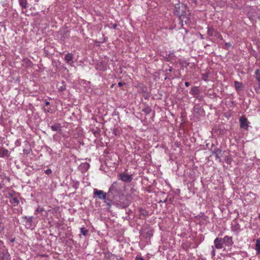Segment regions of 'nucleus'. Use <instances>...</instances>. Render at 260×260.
Segmentation results:
<instances>
[{
	"instance_id": "nucleus-35",
	"label": "nucleus",
	"mask_w": 260,
	"mask_h": 260,
	"mask_svg": "<svg viewBox=\"0 0 260 260\" xmlns=\"http://www.w3.org/2000/svg\"><path fill=\"white\" fill-rule=\"evenodd\" d=\"M118 84L119 86L121 87L123 85V83L122 82H119Z\"/></svg>"
},
{
	"instance_id": "nucleus-37",
	"label": "nucleus",
	"mask_w": 260,
	"mask_h": 260,
	"mask_svg": "<svg viewBox=\"0 0 260 260\" xmlns=\"http://www.w3.org/2000/svg\"><path fill=\"white\" fill-rule=\"evenodd\" d=\"M258 218H259V219L260 220V213L258 214Z\"/></svg>"
},
{
	"instance_id": "nucleus-23",
	"label": "nucleus",
	"mask_w": 260,
	"mask_h": 260,
	"mask_svg": "<svg viewBox=\"0 0 260 260\" xmlns=\"http://www.w3.org/2000/svg\"><path fill=\"white\" fill-rule=\"evenodd\" d=\"M105 203L106 204V205L109 207H110L111 205L110 203V200L109 199H105Z\"/></svg>"
},
{
	"instance_id": "nucleus-24",
	"label": "nucleus",
	"mask_w": 260,
	"mask_h": 260,
	"mask_svg": "<svg viewBox=\"0 0 260 260\" xmlns=\"http://www.w3.org/2000/svg\"><path fill=\"white\" fill-rule=\"evenodd\" d=\"M30 151H31L30 148H28V149H24L23 150V153H24V154H29V153H30Z\"/></svg>"
},
{
	"instance_id": "nucleus-4",
	"label": "nucleus",
	"mask_w": 260,
	"mask_h": 260,
	"mask_svg": "<svg viewBox=\"0 0 260 260\" xmlns=\"http://www.w3.org/2000/svg\"><path fill=\"white\" fill-rule=\"evenodd\" d=\"M119 178L125 182H130L132 180V177L131 175L124 174L120 173L118 175Z\"/></svg>"
},
{
	"instance_id": "nucleus-5",
	"label": "nucleus",
	"mask_w": 260,
	"mask_h": 260,
	"mask_svg": "<svg viewBox=\"0 0 260 260\" xmlns=\"http://www.w3.org/2000/svg\"><path fill=\"white\" fill-rule=\"evenodd\" d=\"M222 239L223 243L228 247L231 246L234 243L232 237L225 236Z\"/></svg>"
},
{
	"instance_id": "nucleus-11",
	"label": "nucleus",
	"mask_w": 260,
	"mask_h": 260,
	"mask_svg": "<svg viewBox=\"0 0 260 260\" xmlns=\"http://www.w3.org/2000/svg\"><path fill=\"white\" fill-rule=\"evenodd\" d=\"M64 59L67 63L71 64L73 63V55L72 53H67L64 56Z\"/></svg>"
},
{
	"instance_id": "nucleus-9",
	"label": "nucleus",
	"mask_w": 260,
	"mask_h": 260,
	"mask_svg": "<svg viewBox=\"0 0 260 260\" xmlns=\"http://www.w3.org/2000/svg\"><path fill=\"white\" fill-rule=\"evenodd\" d=\"M10 155L9 150L2 146H0V157H8Z\"/></svg>"
},
{
	"instance_id": "nucleus-20",
	"label": "nucleus",
	"mask_w": 260,
	"mask_h": 260,
	"mask_svg": "<svg viewBox=\"0 0 260 260\" xmlns=\"http://www.w3.org/2000/svg\"><path fill=\"white\" fill-rule=\"evenodd\" d=\"M191 92L192 93L198 94V88L196 86L193 87L191 89Z\"/></svg>"
},
{
	"instance_id": "nucleus-25",
	"label": "nucleus",
	"mask_w": 260,
	"mask_h": 260,
	"mask_svg": "<svg viewBox=\"0 0 260 260\" xmlns=\"http://www.w3.org/2000/svg\"><path fill=\"white\" fill-rule=\"evenodd\" d=\"M43 211H44L43 208H37L35 212V214H37L38 212H42Z\"/></svg>"
},
{
	"instance_id": "nucleus-34",
	"label": "nucleus",
	"mask_w": 260,
	"mask_h": 260,
	"mask_svg": "<svg viewBox=\"0 0 260 260\" xmlns=\"http://www.w3.org/2000/svg\"><path fill=\"white\" fill-rule=\"evenodd\" d=\"M185 85L186 86L188 87L190 85V83L188 82H185Z\"/></svg>"
},
{
	"instance_id": "nucleus-38",
	"label": "nucleus",
	"mask_w": 260,
	"mask_h": 260,
	"mask_svg": "<svg viewBox=\"0 0 260 260\" xmlns=\"http://www.w3.org/2000/svg\"><path fill=\"white\" fill-rule=\"evenodd\" d=\"M201 38L203 39V35L201 34Z\"/></svg>"
},
{
	"instance_id": "nucleus-10",
	"label": "nucleus",
	"mask_w": 260,
	"mask_h": 260,
	"mask_svg": "<svg viewBox=\"0 0 260 260\" xmlns=\"http://www.w3.org/2000/svg\"><path fill=\"white\" fill-rule=\"evenodd\" d=\"M0 253L2 254V258L3 259H8L10 257V254H9L8 250L5 248H1L0 249Z\"/></svg>"
},
{
	"instance_id": "nucleus-21",
	"label": "nucleus",
	"mask_w": 260,
	"mask_h": 260,
	"mask_svg": "<svg viewBox=\"0 0 260 260\" xmlns=\"http://www.w3.org/2000/svg\"><path fill=\"white\" fill-rule=\"evenodd\" d=\"M208 75L207 74L204 73L202 74V79L204 81H207L208 80Z\"/></svg>"
},
{
	"instance_id": "nucleus-12",
	"label": "nucleus",
	"mask_w": 260,
	"mask_h": 260,
	"mask_svg": "<svg viewBox=\"0 0 260 260\" xmlns=\"http://www.w3.org/2000/svg\"><path fill=\"white\" fill-rule=\"evenodd\" d=\"M10 202L14 206H17L19 204V201L17 197H13L10 200Z\"/></svg>"
},
{
	"instance_id": "nucleus-16",
	"label": "nucleus",
	"mask_w": 260,
	"mask_h": 260,
	"mask_svg": "<svg viewBox=\"0 0 260 260\" xmlns=\"http://www.w3.org/2000/svg\"><path fill=\"white\" fill-rule=\"evenodd\" d=\"M51 128L53 131H61V126L59 124L51 126Z\"/></svg>"
},
{
	"instance_id": "nucleus-31",
	"label": "nucleus",
	"mask_w": 260,
	"mask_h": 260,
	"mask_svg": "<svg viewBox=\"0 0 260 260\" xmlns=\"http://www.w3.org/2000/svg\"><path fill=\"white\" fill-rule=\"evenodd\" d=\"M225 46L226 48H229V47H231L232 46V44L231 43L228 42L225 43Z\"/></svg>"
},
{
	"instance_id": "nucleus-17",
	"label": "nucleus",
	"mask_w": 260,
	"mask_h": 260,
	"mask_svg": "<svg viewBox=\"0 0 260 260\" xmlns=\"http://www.w3.org/2000/svg\"><path fill=\"white\" fill-rule=\"evenodd\" d=\"M235 87L237 90H240L242 86V83L237 81L234 82Z\"/></svg>"
},
{
	"instance_id": "nucleus-6",
	"label": "nucleus",
	"mask_w": 260,
	"mask_h": 260,
	"mask_svg": "<svg viewBox=\"0 0 260 260\" xmlns=\"http://www.w3.org/2000/svg\"><path fill=\"white\" fill-rule=\"evenodd\" d=\"M222 239L221 238L217 237L214 240V244L215 248L218 249H220L223 248Z\"/></svg>"
},
{
	"instance_id": "nucleus-36",
	"label": "nucleus",
	"mask_w": 260,
	"mask_h": 260,
	"mask_svg": "<svg viewBox=\"0 0 260 260\" xmlns=\"http://www.w3.org/2000/svg\"><path fill=\"white\" fill-rule=\"evenodd\" d=\"M50 104V103L48 101H45V106H48Z\"/></svg>"
},
{
	"instance_id": "nucleus-15",
	"label": "nucleus",
	"mask_w": 260,
	"mask_h": 260,
	"mask_svg": "<svg viewBox=\"0 0 260 260\" xmlns=\"http://www.w3.org/2000/svg\"><path fill=\"white\" fill-rule=\"evenodd\" d=\"M19 4L23 9H26L27 7L26 0H19Z\"/></svg>"
},
{
	"instance_id": "nucleus-40",
	"label": "nucleus",
	"mask_w": 260,
	"mask_h": 260,
	"mask_svg": "<svg viewBox=\"0 0 260 260\" xmlns=\"http://www.w3.org/2000/svg\"><path fill=\"white\" fill-rule=\"evenodd\" d=\"M39 0H35L36 2H38Z\"/></svg>"
},
{
	"instance_id": "nucleus-3",
	"label": "nucleus",
	"mask_w": 260,
	"mask_h": 260,
	"mask_svg": "<svg viewBox=\"0 0 260 260\" xmlns=\"http://www.w3.org/2000/svg\"><path fill=\"white\" fill-rule=\"evenodd\" d=\"M93 194L94 196H96L99 199L105 200L106 198L107 193L102 190L94 189Z\"/></svg>"
},
{
	"instance_id": "nucleus-13",
	"label": "nucleus",
	"mask_w": 260,
	"mask_h": 260,
	"mask_svg": "<svg viewBox=\"0 0 260 260\" xmlns=\"http://www.w3.org/2000/svg\"><path fill=\"white\" fill-rule=\"evenodd\" d=\"M216 30L213 27L208 26L207 27V34L209 36H214Z\"/></svg>"
},
{
	"instance_id": "nucleus-18",
	"label": "nucleus",
	"mask_w": 260,
	"mask_h": 260,
	"mask_svg": "<svg viewBox=\"0 0 260 260\" xmlns=\"http://www.w3.org/2000/svg\"><path fill=\"white\" fill-rule=\"evenodd\" d=\"M255 74L256 75V79L258 81V84H260V72L258 70H256L255 72Z\"/></svg>"
},
{
	"instance_id": "nucleus-14",
	"label": "nucleus",
	"mask_w": 260,
	"mask_h": 260,
	"mask_svg": "<svg viewBox=\"0 0 260 260\" xmlns=\"http://www.w3.org/2000/svg\"><path fill=\"white\" fill-rule=\"evenodd\" d=\"M255 249L256 250L257 253L260 254V239H257L256 240Z\"/></svg>"
},
{
	"instance_id": "nucleus-1",
	"label": "nucleus",
	"mask_w": 260,
	"mask_h": 260,
	"mask_svg": "<svg viewBox=\"0 0 260 260\" xmlns=\"http://www.w3.org/2000/svg\"><path fill=\"white\" fill-rule=\"evenodd\" d=\"M122 184L118 182H114L109 188L108 194H112L113 198L115 199L117 195L119 196L122 193Z\"/></svg>"
},
{
	"instance_id": "nucleus-19",
	"label": "nucleus",
	"mask_w": 260,
	"mask_h": 260,
	"mask_svg": "<svg viewBox=\"0 0 260 260\" xmlns=\"http://www.w3.org/2000/svg\"><path fill=\"white\" fill-rule=\"evenodd\" d=\"M80 232L84 236H86L88 233V230L84 228H80Z\"/></svg>"
},
{
	"instance_id": "nucleus-26",
	"label": "nucleus",
	"mask_w": 260,
	"mask_h": 260,
	"mask_svg": "<svg viewBox=\"0 0 260 260\" xmlns=\"http://www.w3.org/2000/svg\"><path fill=\"white\" fill-rule=\"evenodd\" d=\"M214 36L218 38H220L221 39H222L221 35L217 30L215 32Z\"/></svg>"
},
{
	"instance_id": "nucleus-30",
	"label": "nucleus",
	"mask_w": 260,
	"mask_h": 260,
	"mask_svg": "<svg viewBox=\"0 0 260 260\" xmlns=\"http://www.w3.org/2000/svg\"><path fill=\"white\" fill-rule=\"evenodd\" d=\"M135 260H145V259H143L141 256H140L139 255H137V256H136V257L135 258Z\"/></svg>"
},
{
	"instance_id": "nucleus-33",
	"label": "nucleus",
	"mask_w": 260,
	"mask_h": 260,
	"mask_svg": "<svg viewBox=\"0 0 260 260\" xmlns=\"http://www.w3.org/2000/svg\"><path fill=\"white\" fill-rule=\"evenodd\" d=\"M84 167H85L87 168V169H88V168H89V164H88V163H85V164H84Z\"/></svg>"
},
{
	"instance_id": "nucleus-22",
	"label": "nucleus",
	"mask_w": 260,
	"mask_h": 260,
	"mask_svg": "<svg viewBox=\"0 0 260 260\" xmlns=\"http://www.w3.org/2000/svg\"><path fill=\"white\" fill-rule=\"evenodd\" d=\"M211 254L212 258H213L215 255V250L213 246H212Z\"/></svg>"
},
{
	"instance_id": "nucleus-29",
	"label": "nucleus",
	"mask_w": 260,
	"mask_h": 260,
	"mask_svg": "<svg viewBox=\"0 0 260 260\" xmlns=\"http://www.w3.org/2000/svg\"><path fill=\"white\" fill-rule=\"evenodd\" d=\"M45 172L47 175H50V174H51L52 171L51 169H48L46 170Z\"/></svg>"
},
{
	"instance_id": "nucleus-2",
	"label": "nucleus",
	"mask_w": 260,
	"mask_h": 260,
	"mask_svg": "<svg viewBox=\"0 0 260 260\" xmlns=\"http://www.w3.org/2000/svg\"><path fill=\"white\" fill-rule=\"evenodd\" d=\"M239 123L241 128L248 130L250 123L245 116H242L240 117Z\"/></svg>"
},
{
	"instance_id": "nucleus-39",
	"label": "nucleus",
	"mask_w": 260,
	"mask_h": 260,
	"mask_svg": "<svg viewBox=\"0 0 260 260\" xmlns=\"http://www.w3.org/2000/svg\"><path fill=\"white\" fill-rule=\"evenodd\" d=\"M116 24H114V28H115V27H116Z\"/></svg>"
},
{
	"instance_id": "nucleus-7",
	"label": "nucleus",
	"mask_w": 260,
	"mask_h": 260,
	"mask_svg": "<svg viewBox=\"0 0 260 260\" xmlns=\"http://www.w3.org/2000/svg\"><path fill=\"white\" fill-rule=\"evenodd\" d=\"M23 219H25V226L27 229H30L32 226V223L33 221V217L32 216H24L22 217Z\"/></svg>"
},
{
	"instance_id": "nucleus-28",
	"label": "nucleus",
	"mask_w": 260,
	"mask_h": 260,
	"mask_svg": "<svg viewBox=\"0 0 260 260\" xmlns=\"http://www.w3.org/2000/svg\"><path fill=\"white\" fill-rule=\"evenodd\" d=\"M255 90L256 93H260V84H258V86L255 88Z\"/></svg>"
},
{
	"instance_id": "nucleus-27",
	"label": "nucleus",
	"mask_w": 260,
	"mask_h": 260,
	"mask_svg": "<svg viewBox=\"0 0 260 260\" xmlns=\"http://www.w3.org/2000/svg\"><path fill=\"white\" fill-rule=\"evenodd\" d=\"M15 193V192L14 191H9L8 193L9 197H12L14 196V194Z\"/></svg>"
},
{
	"instance_id": "nucleus-32",
	"label": "nucleus",
	"mask_w": 260,
	"mask_h": 260,
	"mask_svg": "<svg viewBox=\"0 0 260 260\" xmlns=\"http://www.w3.org/2000/svg\"><path fill=\"white\" fill-rule=\"evenodd\" d=\"M50 108H48V109H46V108H44V111L45 113H48L50 112Z\"/></svg>"
},
{
	"instance_id": "nucleus-8",
	"label": "nucleus",
	"mask_w": 260,
	"mask_h": 260,
	"mask_svg": "<svg viewBox=\"0 0 260 260\" xmlns=\"http://www.w3.org/2000/svg\"><path fill=\"white\" fill-rule=\"evenodd\" d=\"M231 229L232 231L237 233H239L241 231L240 225L236 221H233L232 223Z\"/></svg>"
}]
</instances>
